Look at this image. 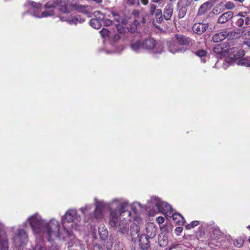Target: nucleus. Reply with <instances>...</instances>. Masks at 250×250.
Here are the masks:
<instances>
[{
  "instance_id": "obj_30",
  "label": "nucleus",
  "mask_w": 250,
  "mask_h": 250,
  "mask_svg": "<svg viewBox=\"0 0 250 250\" xmlns=\"http://www.w3.org/2000/svg\"><path fill=\"white\" fill-rule=\"evenodd\" d=\"M131 209L136 213L142 210V206L138 202H134L131 205Z\"/></svg>"
},
{
  "instance_id": "obj_34",
  "label": "nucleus",
  "mask_w": 250,
  "mask_h": 250,
  "mask_svg": "<svg viewBox=\"0 0 250 250\" xmlns=\"http://www.w3.org/2000/svg\"><path fill=\"white\" fill-rule=\"evenodd\" d=\"M153 15H155L156 20L158 22H161L163 21L162 12L161 9H157Z\"/></svg>"
},
{
  "instance_id": "obj_53",
  "label": "nucleus",
  "mask_w": 250,
  "mask_h": 250,
  "mask_svg": "<svg viewBox=\"0 0 250 250\" xmlns=\"http://www.w3.org/2000/svg\"><path fill=\"white\" fill-rule=\"evenodd\" d=\"M153 2L155 3H161L163 0H152Z\"/></svg>"
},
{
  "instance_id": "obj_24",
  "label": "nucleus",
  "mask_w": 250,
  "mask_h": 250,
  "mask_svg": "<svg viewBox=\"0 0 250 250\" xmlns=\"http://www.w3.org/2000/svg\"><path fill=\"white\" fill-rule=\"evenodd\" d=\"M75 10L77 11L84 14H87L88 13L87 9V6L85 5H81L79 4H72V10Z\"/></svg>"
},
{
  "instance_id": "obj_17",
  "label": "nucleus",
  "mask_w": 250,
  "mask_h": 250,
  "mask_svg": "<svg viewBox=\"0 0 250 250\" xmlns=\"http://www.w3.org/2000/svg\"><path fill=\"white\" fill-rule=\"evenodd\" d=\"M228 35V32L226 30H223L214 34L212 37V40L215 42H218L225 39Z\"/></svg>"
},
{
  "instance_id": "obj_56",
  "label": "nucleus",
  "mask_w": 250,
  "mask_h": 250,
  "mask_svg": "<svg viewBox=\"0 0 250 250\" xmlns=\"http://www.w3.org/2000/svg\"><path fill=\"white\" fill-rule=\"evenodd\" d=\"M249 242H250V238H249Z\"/></svg>"
},
{
  "instance_id": "obj_44",
  "label": "nucleus",
  "mask_w": 250,
  "mask_h": 250,
  "mask_svg": "<svg viewBox=\"0 0 250 250\" xmlns=\"http://www.w3.org/2000/svg\"><path fill=\"white\" fill-rule=\"evenodd\" d=\"M125 2L127 4L129 5H132L136 3H138L139 0H125Z\"/></svg>"
},
{
  "instance_id": "obj_21",
  "label": "nucleus",
  "mask_w": 250,
  "mask_h": 250,
  "mask_svg": "<svg viewBox=\"0 0 250 250\" xmlns=\"http://www.w3.org/2000/svg\"><path fill=\"white\" fill-rule=\"evenodd\" d=\"M173 5L169 3L167 4L164 9V17L166 20H168L170 19L173 14Z\"/></svg>"
},
{
  "instance_id": "obj_48",
  "label": "nucleus",
  "mask_w": 250,
  "mask_h": 250,
  "mask_svg": "<svg viewBox=\"0 0 250 250\" xmlns=\"http://www.w3.org/2000/svg\"><path fill=\"white\" fill-rule=\"evenodd\" d=\"M182 230L183 228L181 227H177L175 229V231L178 235H180Z\"/></svg>"
},
{
  "instance_id": "obj_11",
  "label": "nucleus",
  "mask_w": 250,
  "mask_h": 250,
  "mask_svg": "<svg viewBox=\"0 0 250 250\" xmlns=\"http://www.w3.org/2000/svg\"><path fill=\"white\" fill-rule=\"evenodd\" d=\"M111 16H109V17H112L113 18L114 20L118 22V24H115V25L116 26V28L117 30L121 33L124 29L123 25H121L120 24V23H121L123 25H126V19L121 16L120 15H119L118 13H116L114 12L111 13Z\"/></svg>"
},
{
  "instance_id": "obj_29",
  "label": "nucleus",
  "mask_w": 250,
  "mask_h": 250,
  "mask_svg": "<svg viewBox=\"0 0 250 250\" xmlns=\"http://www.w3.org/2000/svg\"><path fill=\"white\" fill-rule=\"evenodd\" d=\"M209 5L208 2H205L202 4L198 10V14L202 15L208 11L209 9Z\"/></svg>"
},
{
  "instance_id": "obj_5",
  "label": "nucleus",
  "mask_w": 250,
  "mask_h": 250,
  "mask_svg": "<svg viewBox=\"0 0 250 250\" xmlns=\"http://www.w3.org/2000/svg\"><path fill=\"white\" fill-rule=\"evenodd\" d=\"M80 218V217L77 215V210L74 209H69L65 214L62 217V224L63 227L64 231L66 233L68 236H71V232L69 231L66 225V223H73L71 225L72 229H78L79 228V225H78L77 223L74 222L75 220L78 221Z\"/></svg>"
},
{
  "instance_id": "obj_32",
  "label": "nucleus",
  "mask_w": 250,
  "mask_h": 250,
  "mask_svg": "<svg viewBox=\"0 0 250 250\" xmlns=\"http://www.w3.org/2000/svg\"><path fill=\"white\" fill-rule=\"evenodd\" d=\"M130 235L134 236L137 234L140 231V227L138 225L133 224L130 227Z\"/></svg>"
},
{
  "instance_id": "obj_26",
  "label": "nucleus",
  "mask_w": 250,
  "mask_h": 250,
  "mask_svg": "<svg viewBox=\"0 0 250 250\" xmlns=\"http://www.w3.org/2000/svg\"><path fill=\"white\" fill-rule=\"evenodd\" d=\"M130 46L132 50L135 52H139L142 49H143V42L138 41L135 42H133L131 44Z\"/></svg>"
},
{
  "instance_id": "obj_36",
  "label": "nucleus",
  "mask_w": 250,
  "mask_h": 250,
  "mask_svg": "<svg viewBox=\"0 0 250 250\" xmlns=\"http://www.w3.org/2000/svg\"><path fill=\"white\" fill-rule=\"evenodd\" d=\"M237 17L239 18L237 19L236 22V25L239 27H244V19L243 18L242 13L238 14Z\"/></svg>"
},
{
  "instance_id": "obj_38",
  "label": "nucleus",
  "mask_w": 250,
  "mask_h": 250,
  "mask_svg": "<svg viewBox=\"0 0 250 250\" xmlns=\"http://www.w3.org/2000/svg\"><path fill=\"white\" fill-rule=\"evenodd\" d=\"M242 15L244 19V27H245L250 24V17L245 13H242Z\"/></svg>"
},
{
  "instance_id": "obj_51",
  "label": "nucleus",
  "mask_w": 250,
  "mask_h": 250,
  "mask_svg": "<svg viewBox=\"0 0 250 250\" xmlns=\"http://www.w3.org/2000/svg\"><path fill=\"white\" fill-rule=\"evenodd\" d=\"M141 2L144 5H147L148 3V0H141Z\"/></svg>"
},
{
  "instance_id": "obj_33",
  "label": "nucleus",
  "mask_w": 250,
  "mask_h": 250,
  "mask_svg": "<svg viewBox=\"0 0 250 250\" xmlns=\"http://www.w3.org/2000/svg\"><path fill=\"white\" fill-rule=\"evenodd\" d=\"M138 24L139 21L137 20H134L133 23L131 25L129 24L128 26H127V28L130 32H135Z\"/></svg>"
},
{
  "instance_id": "obj_12",
  "label": "nucleus",
  "mask_w": 250,
  "mask_h": 250,
  "mask_svg": "<svg viewBox=\"0 0 250 250\" xmlns=\"http://www.w3.org/2000/svg\"><path fill=\"white\" fill-rule=\"evenodd\" d=\"M156 227L153 223L147 224L146 228V234L144 235L148 239H152L156 234Z\"/></svg>"
},
{
  "instance_id": "obj_10",
  "label": "nucleus",
  "mask_w": 250,
  "mask_h": 250,
  "mask_svg": "<svg viewBox=\"0 0 250 250\" xmlns=\"http://www.w3.org/2000/svg\"><path fill=\"white\" fill-rule=\"evenodd\" d=\"M94 15L95 18L90 20V24L93 28L99 29L101 27L102 21L104 20V15L99 11H95Z\"/></svg>"
},
{
  "instance_id": "obj_2",
  "label": "nucleus",
  "mask_w": 250,
  "mask_h": 250,
  "mask_svg": "<svg viewBox=\"0 0 250 250\" xmlns=\"http://www.w3.org/2000/svg\"><path fill=\"white\" fill-rule=\"evenodd\" d=\"M27 222L29 223L36 237L48 240V244H44V247H51L52 244L54 243H52L51 240L55 237H61L60 223L55 219L47 222L42 219L38 213H36L29 216Z\"/></svg>"
},
{
  "instance_id": "obj_20",
  "label": "nucleus",
  "mask_w": 250,
  "mask_h": 250,
  "mask_svg": "<svg viewBox=\"0 0 250 250\" xmlns=\"http://www.w3.org/2000/svg\"><path fill=\"white\" fill-rule=\"evenodd\" d=\"M60 19L61 21H67L70 24H77L78 23H82L84 21V20L82 19L80 16L73 17L70 19H64L62 18H60Z\"/></svg>"
},
{
  "instance_id": "obj_9",
  "label": "nucleus",
  "mask_w": 250,
  "mask_h": 250,
  "mask_svg": "<svg viewBox=\"0 0 250 250\" xmlns=\"http://www.w3.org/2000/svg\"><path fill=\"white\" fill-rule=\"evenodd\" d=\"M228 53L229 58L226 60V62L229 64H232L235 60L242 58L245 55V52L243 50L237 48L229 49H228Z\"/></svg>"
},
{
  "instance_id": "obj_57",
  "label": "nucleus",
  "mask_w": 250,
  "mask_h": 250,
  "mask_svg": "<svg viewBox=\"0 0 250 250\" xmlns=\"http://www.w3.org/2000/svg\"><path fill=\"white\" fill-rule=\"evenodd\" d=\"M248 228H249V229H250V226H249L248 227Z\"/></svg>"
},
{
  "instance_id": "obj_18",
  "label": "nucleus",
  "mask_w": 250,
  "mask_h": 250,
  "mask_svg": "<svg viewBox=\"0 0 250 250\" xmlns=\"http://www.w3.org/2000/svg\"><path fill=\"white\" fill-rule=\"evenodd\" d=\"M148 238L145 235H141L139 238L140 248L143 250H147L150 247V242Z\"/></svg>"
},
{
  "instance_id": "obj_28",
  "label": "nucleus",
  "mask_w": 250,
  "mask_h": 250,
  "mask_svg": "<svg viewBox=\"0 0 250 250\" xmlns=\"http://www.w3.org/2000/svg\"><path fill=\"white\" fill-rule=\"evenodd\" d=\"M224 4L223 1L219 2L213 9L212 12L214 14L218 15L221 12L224 11L225 9L223 7Z\"/></svg>"
},
{
  "instance_id": "obj_3",
  "label": "nucleus",
  "mask_w": 250,
  "mask_h": 250,
  "mask_svg": "<svg viewBox=\"0 0 250 250\" xmlns=\"http://www.w3.org/2000/svg\"><path fill=\"white\" fill-rule=\"evenodd\" d=\"M147 209L148 210L149 215L153 216L155 214L154 207H156L157 210L164 214L167 216H170L173 211L170 205L167 203L161 201L156 197H153L147 204Z\"/></svg>"
},
{
  "instance_id": "obj_52",
  "label": "nucleus",
  "mask_w": 250,
  "mask_h": 250,
  "mask_svg": "<svg viewBox=\"0 0 250 250\" xmlns=\"http://www.w3.org/2000/svg\"><path fill=\"white\" fill-rule=\"evenodd\" d=\"M245 43L247 44L248 46L250 47V40L246 41L245 42Z\"/></svg>"
},
{
  "instance_id": "obj_46",
  "label": "nucleus",
  "mask_w": 250,
  "mask_h": 250,
  "mask_svg": "<svg viewBox=\"0 0 250 250\" xmlns=\"http://www.w3.org/2000/svg\"><path fill=\"white\" fill-rule=\"evenodd\" d=\"M106 26H109L112 24V21L111 20L109 19H104V20L102 21Z\"/></svg>"
},
{
  "instance_id": "obj_22",
  "label": "nucleus",
  "mask_w": 250,
  "mask_h": 250,
  "mask_svg": "<svg viewBox=\"0 0 250 250\" xmlns=\"http://www.w3.org/2000/svg\"><path fill=\"white\" fill-rule=\"evenodd\" d=\"M214 53L222 57L223 55L225 56V53H227L228 49L224 48L222 44H218L215 46L213 48Z\"/></svg>"
},
{
  "instance_id": "obj_37",
  "label": "nucleus",
  "mask_w": 250,
  "mask_h": 250,
  "mask_svg": "<svg viewBox=\"0 0 250 250\" xmlns=\"http://www.w3.org/2000/svg\"><path fill=\"white\" fill-rule=\"evenodd\" d=\"M238 65H244L246 66H250V59H241L238 61Z\"/></svg>"
},
{
  "instance_id": "obj_49",
  "label": "nucleus",
  "mask_w": 250,
  "mask_h": 250,
  "mask_svg": "<svg viewBox=\"0 0 250 250\" xmlns=\"http://www.w3.org/2000/svg\"><path fill=\"white\" fill-rule=\"evenodd\" d=\"M185 2L183 1V5H186V8L188 7V6L190 5L192 2V0H185Z\"/></svg>"
},
{
  "instance_id": "obj_41",
  "label": "nucleus",
  "mask_w": 250,
  "mask_h": 250,
  "mask_svg": "<svg viewBox=\"0 0 250 250\" xmlns=\"http://www.w3.org/2000/svg\"><path fill=\"white\" fill-rule=\"evenodd\" d=\"M92 208L91 205H86L85 206L81 208L80 210L83 214H85L86 211L89 210Z\"/></svg>"
},
{
  "instance_id": "obj_4",
  "label": "nucleus",
  "mask_w": 250,
  "mask_h": 250,
  "mask_svg": "<svg viewBox=\"0 0 250 250\" xmlns=\"http://www.w3.org/2000/svg\"><path fill=\"white\" fill-rule=\"evenodd\" d=\"M190 42L189 38L183 35H176L168 44V50L173 54L185 51L186 48L183 46L189 45Z\"/></svg>"
},
{
  "instance_id": "obj_15",
  "label": "nucleus",
  "mask_w": 250,
  "mask_h": 250,
  "mask_svg": "<svg viewBox=\"0 0 250 250\" xmlns=\"http://www.w3.org/2000/svg\"><path fill=\"white\" fill-rule=\"evenodd\" d=\"M233 16V12L232 11L226 12L221 16L218 19L217 22L218 23H225L230 20Z\"/></svg>"
},
{
  "instance_id": "obj_40",
  "label": "nucleus",
  "mask_w": 250,
  "mask_h": 250,
  "mask_svg": "<svg viewBox=\"0 0 250 250\" xmlns=\"http://www.w3.org/2000/svg\"><path fill=\"white\" fill-rule=\"evenodd\" d=\"M235 4L231 2V1H228L226 2L225 4H223V7L225 9V10L226 9H229V10H231L235 8Z\"/></svg>"
},
{
  "instance_id": "obj_25",
  "label": "nucleus",
  "mask_w": 250,
  "mask_h": 250,
  "mask_svg": "<svg viewBox=\"0 0 250 250\" xmlns=\"http://www.w3.org/2000/svg\"><path fill=\"white\" fill-rule=\"evenodd\" d=\"M168 243L167 236L165 233H161L159 236V244L161 247L166 246Z\"/></svg>"
},
{
  "instance_id": "obj_14",
  "label": "nucleus",
  "mask_w": 250,
  "mask_h": 250,
  "mask_svg": "<svg viewBox=\"0 0 250 250\" xmlns=\"http://www.w3.org/2000/svg\"><path fill=\"white\" fill-rule=\"evenodd\" d=\"M208 23H196L192 26L193 31L199 35H201L204 33L208 28Z\"/></svg>"
},
{
  "instance_id": "obj_8",
  "label": "nucleus",
  "mask_w": 250,
  "mask_h": 250,
  "mask_svg": "<svg viewBox=\"0 0 250 250\" xmlns=\"http://www.w3.org/2000/svg\"><path fill=\"white\" fill-rule=\"evenodd\" d=\"M28 241V235L23 229H19L13 238V242L16 246L23 247Z\"/></svg>"
},
{
  "instance_id": "obj_31",
  "label": "nucleus",
  "mask_w": 250,
  "mask_h": 250,
  "mask_svg": "<svg viewBox=\"0 0 250 250\" xmlns=\"http://www.w3.org/2000/svg\"><path fill=\"white\" fill-rule=\"evenodd\" d=\"M195 54L197 56L201 58L202 62H206L205 58H206L207 52L205 50L203 49L199 50L195 52Z\"/></svg>"
},
{
  "instance_id": "obj_16",
  "label": "nucleus",
  "mask_w": 250,
  "mask_h": 250,
  "mask_svg": "<svg viewBox=\"0 0 250 250\" xmlns=\"http://www.w3.org/2000/svg\"><path fill=\"white\" fill-rule=\"evenodd\" d=\"M72 4L68 1H61L60 11L63 13H68L72 10Z\"/></svg>"
},
{
  "instance_id": "obj_23",
  "label": "nucleus",
  "mask_w": 250,
  "mask_h": 250,
  "mask_svg": "<svg viewBox=\"0 0 250 250\" xmlns=\"http://www.w3.org/2000/svg\"><path fill=\"white\" fill-rule=\"evenodd\" d=\"M173 217L174 221L179 225H183L185 223V220L183 216L180 213H173L171 215Z\"/></svg>"
},
{
  "instance_id": "obj_45",
  "label": "nucleus",
  "mask_w": 250,
  "mask_h": 250,
  "mask_svg": "<svg viewBox=\"0 0 250 250\" xmlns=\"http://www.w3.org/2000/svg\"><path fill=\"white\" fill-rule=\"evenodd\" d=\"M139 12L138 10H134L132 12V15L135 18V20H139Z\"/></svg>"
},
{
  "instance_id": "obj_50",
  "label": "nucleus",
  "mask_w": 250,
  "mask_h": 250,
  "mask_svg": "<svg viewBox=\"0 0 250 250\" xmlns=\"http://www.w3.org/2000/svg\"><path fill=\"white\" fill-rule=\"evenodd\" d=\"M120 39V37L118 34H115L113 37V40L115 42L118 41Z\"/></svg>"
},
{
  "instance_id": "obj_6",
  "label": "nucleus",
  "mask_w": 250,
  "mask_h": 250,
  "mask_svg": "<svg viewBox=\"0 0 250 250\" xmlns=\"http://www.w3.org/2000/svg\"><path fill=\"white\" fill-rule=\"evenodd\" d=\"M54 5L50 2L47 3L44 6L46 10L41 13L38 12V10L41 7L40 3L32 2L31 3V10L33 11V15L34 17L42 18L51 16L54 14L53 7Z\"/></svg>"
},
{
  "instance_id": "obj_42",
  "label": "nucleus",
  "mask_w": 250,
  "mask_h": 250,
  "mask_svg": "<svg viewBox=\"0 0 250 250\" xmlns=\"http://www.w3.org/2000/svg\"><path fill=\"white\" fill-rule=\"evenodd\" d=\"M199 222L197 221H193L190 224H188L186 226V228L187 229H190L191 228H194L195 226H197L199 225Z\"/></svg>"
},
{
  "instance_id": "obj_7",
  "label": "nucleus",
  "mask_w": 250,
  "mask_h": 250,
  "mask_svg": "<svg viewBox=\"0 0 250 250\" xmlns=\"http://www.w3.org/2000/svg\"><path fill=\"white\" fill-rule=\"evenodd\" d=\"M143 49L151 50L154 53H161L163 50L161 43H156L152 38H149L143 42Z\"/></svg>"
},
{
  "instance_id": "obj_47",
  "label": "nucleus",
  "mask_w": 250,
  "mask_h": 250,
  "mask_svg": "<svg viewBox=\"0 0 250 250\" xmlns=\"http://www.w3.org/2000/svg\"><path fill=\"white\" fill-rule=\"evenodd\" d=\"M164 221H165V219L163 217L160 216V217H157L156 219L157 222L158 223H159V224L163 223L164 222Z\"/></svg>"
},
{
  "instance_id": "obj_19",
  "label": "nucleus",
  "mask_w": 250,
  "mask_h": 250,
  "mask_svg": "<svg viewBox=\"0 0 250 250\" xmlns=\"http://www.w3.org/2000/svg\"><path fill=\"white\" fill-rule=\"evenodd\" d=\"M177 6L178 10V17L180 19L184 18L185 16L187 11L186 5H183V0H180L178 2Z\"/></svg>"
},
{
  "instance_id": "obj_43",
  "label": "nucleus",
  "mask_w": 250,
  "mask_h": 250,
  "mask_svg": "<svg viewBox=\"0 0 250 250\" xmlns=\"http://www.w3.org/2000/svg\"><path fill=\"white\" fill-rule=\"evenodd\" d=\"M158 9L156 8V7L154 4H151L150 6V14L151 15H153L154 13H155L156 10Z\"/></svg>"
},
{
  "instance_id": "obj_13",
  "label": "nucleus",
  "mask_w": 250,
  "mask_h": 250,
  "mask_svg": "<svg viewBox=\"0 0 250 250\" xmlns=\"http://www.w3.org/2000/svg\"><path fill=\"white\" fill-rule=\"evenodd\" d=\"M9 245L5 231L0 230V250H8Z\"/></svg>"
},
{
  "instance_id": "obj_27",
  "label": "nucleus",
  "mask_w": 250,
  "mask_h": 250,
  "mask_svg": "<svg viewBox=\"0 0 250 250\" xmlns=\"http://www.w3.org/2000/svg\"><path fill=\"white\" fill-rule=\"evenodd\" d=\"M99 233L102 239H105L108 236V231L105 227L104 225L99 228Z\"/></svg>"
},
{
  "instance_id": "obj_54",
  "label": "nucleus",
  "mask_w": 250,
  "mask_h": 250,
  "mask_svg": "<svg viewBox=\"0 0 250 250\" xmlns=\"http://www.w3.org/2000/svg\"><path fill=\"white\" fill-rule=\"evenodd\" d=\"M71 244L70 243H68V247L69 248L70 247H71Z\"/></svg>"
},
{
  "instance_id": "obj_1",
  "label": "nucleus",
  "mask_w": 250,
  "mask_h": 250,
  "mask_svg": "<svg viewBox=\"0 0 250 250\" xmlns=\"http://www.w3.org/2000/svg\"><path fill=\"white\" fill-rule=\"evenodd\" d=\"M95 208L90 218L102 219L106 206L110 209L109 225L113 229L124 235L128 234L131 220V213L125 210L128 202L121 198H116L105 204L103 201L95 198Z\"/></svg>"
},
{
  "instance_id": "obj_39",
  "label": "nucleus",
  "mask_w": 250,
  "mask_h": 250,
  "mask_svg": "<svg viewBox=\"0 0 250 250\" xmlns=\"http://www.w3.org/2000/svg\"><path fill=\"white\" fill-rule=\"evenodd\" d=\"M100 33L101 36L104 38L108 37L110 36V35H111V33L109 31L108 29H107L106 28H103L100 32Z\"/></svg>"
},
{
  "instance_id": "obj_55",
  "label": "nucleus",
  "mask_w": 250,
  "mask_h": 250,
  "mask_svg": "<svg viewBox=\"0 0 250 250\" xmlns=\"http://www.w3.org/2000/svg\"><path fill=\"white\" fill-rule=\"evenodd\" d=\"M142 21H143L144 22H145V19H144V18H143V19H142Z\"/></svg>"
},
{
  "instance_id": "obj_35",
  "label": "nucleus",
  "mask_w": 250,
  "mask_h": 250,
  "mask_svg": "<svg viewBox=\"0 0 250 250\" xmlns=\"http://www.w3.org/2000/svg\"><path fill=\"white\" fill-rule=\"evenodd\" d=\"M244 241V238L240 237L234 240L233 244L238 248H241L243 246Z\"/></svg>"
}]
</instances>
